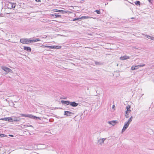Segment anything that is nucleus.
<instances>
[{
  "label": "nucleus",
  "mask_w": 154,
  "mask_h": 154,
  "mask_svg": "<svg viewBox=\"0 0 154 154\" xmlns=\"http://www.w3.org/2000/svg\"><path fill=\"white\" fill-rule=\"evenodd\" d=\"M40 39H34L32 40V38H24L20 39V42L23 44H28L31 42H35L37 41H40Z\"/></svg>",
  "instance_id": "1"
},
{
  "label": "nucleus",
  "mask_w": 154,
  "mask_h": 154,
  "mask_svg": "<svg viewBox=\"0 0 154 154\" xmlns=\"http://www.w3.org/2000/svg\"><path fill=\"white\" fill-rule=\"evenodd\" d=\"M5 4L6 5H7V6H5L6 7H5V13L6 14H10V13L9 12V2H8L5 1Z\"/></svg>",
  "instance_id": "2"
},
{
  "label": "nucleus",
  "mask_w": 154,
  "mask_h": 154,
  "mask_svg": "<svg viewBox=\"0 0 154 154\" xmlns=\"http://www.w3.org/2000/svg\"><path fill=\"white\" fill-rule=\"evenodd\" d=\"M20 120V117H17L15 116H12L10 117V122H18Z\"/></svg>",
  "instance_id": "3"
},
{
  "label": "nucleus",
  "mask_w": 154,
  "mask_h": 154,
  "mask_svg": "<svg viewBox=\"0 0 154 154\" xmlns=\"http://www.w3.org/2000/svg\"><path fill=\"white\" fill-rule=\"evenodd\" d=\"M130 124L127 122H125L123 127L122 130V133L124 132L128 128Z\"/></svg>",
  "instance_id": "4"
},
{
  "label": "nucleus",
  "mask_w": 154,
  "mask_h": 154,
  "mask_svg": "<svg viewBox=\"0 0 154 154\" xmlns=\"http://www.w3.org/2000/svg\"><path fill=\"white\" fill-rule=\"evenodd\" d=\"M106 139V138L99 139L98 140L97 144L99 145H102L104 143V141H105Z\"/></svg>",
  "instance_id": "5"
},
{
  "label": "nucleus",
  "mask_w": 154,
  "mask_h": 154,
  "mask_svg": "<svg viewBox=\"0 0 154 154\" xmlns=\"http://www.w3.org/2000/svg\"><path fill=\"white\" fill-rule=\"evenodd\" d=\"M27 117H29V118H31V119H40L39 117L34 116H33L32 115H31V114L27 115Z\"/></svg>",
  "instance_id": "6"
},
{
  "label": "nucleus",
  "mask_w": 154,
  "mask_h": 154,
  "mask_svg": "<svg viewBox=\"0 0 154 154\" xmlns=\"http://www.w3.org/2000/svg\"><path fill=\"white\" fill-rule=\"evenodd\" d=\"M13 98L11 100L12 103H16L19 100V97L16 96H13Z\"/></svg>",
  "instance_id": "7"
},
{
  "label": "nucleus",
  "mask_w": 154,
  "mask_h": 154,
  "mask_svg": "<svg viewBox=\"0 0 154 154\" xmlns=\"http://www.w3.org/2000/svg\"><path fill=\"white\" fill-rule=\"evenodd\" d=\"M74 113L71 112L69 111H65L64 113V115H66L67 116H71Z\"/></svg>",
  "instance_id": "8"
},
{
  "label": "nucleus",
  "mask_w": 154,
  "mask_h": 154,
  "mask_svg": "<svg viewBox=\"0 0 154 154\" xmlns=\"http://www.w3.org/2000/svg\"><path fill=\"white\" fill-rule=\"evenodd\" d=\"M117 121H109L108 123L110 125H111L113 126H114L117 123Z\"/></svg>",
  "instance_id": "9"
},
{
  "label": "nucleus",
  "mask_w": 154,
  "mask_h": 154,
  "mask_svg": "<svg viewBox=\"0 0 154 154\" xmlns=\"http://www.w3.org/2000/svg\"><path fill=\"white\" fill-rule=\"evenodd\" d=\"M79 104L78 103H76L75 102H71L70 103V105L73 107H76Z\"/></svg>",
  "instance_id": "10"
},
{
  "label": "nucleus",
  "mask_w": 154,
  "mask_h": 154,
  "mask_svg": "<svg viewBox=\"0 0 154 154\" xmlns=\"http://www.w3.org/2000/svg\"><path fill=\"white\" fill-rule=\"evenodd\" d=\"M2 69H3L4 71L7 72H8L10 71V69L5 66H2Z\"/></svg>",
  "instance_id": "11"
},
{
  "label": "nucleus",
  "mask_w": 154,
  "mask_h": 154,
  "mask_svg": "<svg viewBox=\"0 0 154 154\" xmlns=\"http://www.w3.org/2000/svg\"><path fill=\"white\" fill-rule=\"evenodd\" d=\"M129 57L126 55L121 57H120V59L121 60H127L128 59H129Z\"/></svg>",
  "instance_id": "12"
},
{
  "label": "nucleus",
  "mask_w": 154,
  "mask_h": 154,
  "mask_svg": "<svg viewBox=\"0 0 154 154\" xmlns=\"http://www.w3.org/2000/svg\"><path fill=\"white\" fill-rule=\"evenodd\" d=\"M23 48L26 51H27L31 52V49L29 47L24 46Z\"/></svg>",
  "instance_id": "13"
},
{
  "label": "nucleus",
  "mask_w": 154,
  "mask_h": 154,
  "mask_svg": "<svg viewBox=\"0 0 154 154\" xmlns=\"http://www.w3.org/2000/svg\"><path fill=\"white\" fill-rule=\"evenodd\" d=\"M61 102L63 104H65L66 105H69L70 104V102L69 101H64V100H61Z\"/></svg>",
  "instance_id": "14"
},
{
  "label": "nucleus",
  "mask_w": 154,
  "mask_h": 154,
  "mask_svg": "<svg viewBox=\"0 0 154 154\" xmlns=\"http://www.w3.org/2000/svg\"><path fill=\"white\" fill-rule=\"evenodd\" d=\"M41 47L43 48H53L51 46L42 45Z\"/></svg>",
  "instance_id": "15"
},
{
  "label": "nucleus",
  "mask_w": 154,
  "mask_h": 154,
  "mask_svg": "<svg viewBox=\"0 0 154 154\" xmlns=\"http://www.w3.org/2000/svg\"><path fill=\"white\" fill-rule=\"evenodd\" d=\"M91 18L90 17L88 16H82L81 17H80V19H86L89 18Z\"/></svg>",
  "instance_id": "16"
},
{
  "label": "nucleus",
  "mask_w": 154,
  "mask_h": 154,
  "mask_svg": "<svg viewBox=\"0 0 154 154\" xmlns=\"http://www.w3.org/2000/svg\"><path fill=\"white\" fill-rule=\"evenodd\" d=\"M12 68V69H10V73L11 72V73H16V72L15 71V70L14 69L12 68Z\"/></svg>",
  "instance_id": "17"
},
{
  "label": "nucleus",
  "mask_w": 154,
  "mask_h": 154,
  "mask_svg": "<svg viewBox=\"0 0 154 154\" xmlns=\"http://www.w3.org/2000/svg\"><path fill=\"white\" fill-rule=\"evenodd\" d=\"M133 119L132 116H131V117L128 120V121L127 122L129 124H130L131 122L132 121Z\"/></svg>",
  "instance_id": "18"
},
{
  "label": "nucleus",
  "mask_w": 154,
  "mask_h": 154,
  "mask_svg": "<svg viewBox=\"0 0 154 154\" xmlns=\"http://www.w3.org/2000/svg\"><path fill=\"white\" fill-rule=\"evenodd\" d=\"M1 120H4L5 121H9L10 120L9 118H2L0 119Z\"/></svg>",
  "instance_id": "19"
},
{
  "label": "nucleus",
  "mask_w": 154,
  "mask_h": 154,
  "mask_svg": "<svg viewBox=\"0 0 154 154\" xmlns=\"http://www.w3.org/2000/svg\"><path fill=\"white\" fill-rule=\"evenodd\" d=\"M51 15L53 16H55L56 17V18L60 17L61 16V15H58V14H51Z\"/></svg>",
  "instance_id": "20"
},
{
  "label": "nucleus",
  "mask_w": 154,
  "mask_h": 154,
  "mask_svg": "<svg viewBox=\"0 0 154 154\" xmlns=\"http://www.w3.org/2000/svg\"><path fill=\"white\" fill-rule=\"evenodd\" d=\"M138 67V66H133L131 67V69L132 70L136 69H137V68H135V67Z\"/></svg>",
  "instance_id": "21"
},
{
  "label": "nucleus",
  "mask_w": 154,
  "mask_h": 154,
  "mask_svg": "<svg viewBox=\"0 0 154 154\" xmlns=\"http://www.w3.org/2000/svg\"><path fill=\"white\" fill-rule=\"evenodd\" d=\"M11 4V7L12 8H14L16 6V4L15 3H12L10 2V4Z\"/></svg>",
  "instance_id": "22"
},
{
  "label": "nucleus",
  "mask_w": 154,
  "mask_h": 154,
  "mask_svg": "<svg viewBox=\"0 0 154 154\" xmlns=\"http://www.w3.org/2000/svg\"><path fill=\"white\" fill-rule=\"evenodd\" d=\"M129 113L128 112H125V116L126 118H128L129 117Z\"/></svg>",
  "instance_id": "23"
},
{
  "label": "nucleus",
  "mask_w": 154,
  "mask_h": 154,
  "mask_svg": "<svg viewBox=\"0 0 154 154\" xmlns=\"http://www.w3.org/2000/svg\"><path fill=\"white\" fill-rule=\"evenodd\" d=\"M131 108V106H130L128 105L126 107L127 110L125 111V112H128V110L130 109V108Z\"/></svg>",
  "instance_id": "24"
},
{
  "label": "nucleus",
  "mask_w": 154,
  "mask_h": 154,
  "mask_svg": "<svg viewBox=\"0 0 154 154\" xmlns=\"http://www.w3.org/2000/svg\"><path fill=\"white\" fill-rule=\"evenodd\" d=\"M95 64L96 65H100L102 64V63L101 62H97V61H95Z\"/></svg>",
  "instance_id": "25"
},
{
  "label": "nucleus",
  "mask_w": 154,
  "mask_h": 154,
  "mask_svg": "<svg viewBox=\"0 0 154 154\" xmlns=\"http://www.w3.org/2000/svg\"><path fill=\"white\" fill-rule=\"evenodd\" d=\"M135 4L137 5H140V2L139 1H137L135 2Z\"/></svg>",
  "instance_id": "26"
},
{
  "label": "nucleus",
  "mask_w": 154,
  "mask_h": 154,
  "mask_svg": "<svg viewBox=\"0 0 154 154\" xmlns=\"http://www.w3.org/2000/svg\"><path fill=\"white\" fill-rule=\"evenodd\" d=\"M22 116L27 117V115L24 114H20Z\"/></svg>",
  "instance_id": "27"
},
{
  "label": "nucleus",
  "mask_w": 154,
  "mask_h": 154,
  "mask_svg": "<svg viewBox=\"0 0 154 154\" xmlns=\"http://www.w3.org/2000/svg\"><path fill=\"white\" fill-rule=\"evenodd\" d=\"M94 12H96L98 14H100V10H95Z\"/></svg>",
  "instance_id": "28"
},
{
  "label": "nucleus",
  "mask_w": 154,
  "mask_h": 154,
  "mask_svg": "<svg viewBox=\"0 0 154 154\" xmlns=\"http://www.w3.org/2000/svg\"><path fill=\"white\" fill-rule=\"evenodd\" d=\"M24 126H25V127H33L31 125H24Z\"/></svg>",
  "instance_id": "29"
},
{
  "label": "nucleus",
  "mask_w": 154,
  "mask_h": 154,
  "mask_svg": "<svg viewBox=\"0 0 154 154\" xmlns=\"http://www.w3.org/2000/svg\"><path fill=\"white\" fill-rule=\"evenodd\" d=\"M53 11L55 12H59V10L57 9H53Z\"/></svg>",
  "instance_id": "30"
},
{
  "label": "nucleus",
  "mask_w": 154,
  "mask_h": 154,
  "mask_svg": "<svg viewBox=\"0 0 154 154\" xmlns=\"http://www.w3.org/2000/svg\"><path fill=\"white\" fill-rule=\"evenodd\" d=\"M79 19H80V17L79 18H75L74 19H73V21H75L76 20H79Z\"/></svg>",
  "instance_id": "31"
},
{
  "label": "nucleus",
  "mask_w": 154,
  "mask_h": 154,
  "mask_svg": "<svg viewBox=\"0 0 154 154\" xmlns=\"http://www.w3.org/2000/svg\"><path fill=\"white\" fill-rule=\"evenodd\" d=\"M0 136L1 137H4L5 136V135L3 134H0Z\"/></svg>",
  "instance_id": "32"
},
{
  "label": "nucleus",
  "mask_w": 154,
  "mask_h": 154,
  "mask_svg": "<svg viewBox=\"0 0 154 154\" xmlns=\"http://www.w3.org/2000/svg\"><path fill=\"white\" fill-rule=\"evenodd\" d=\"M59 12H62V13H65V12L66 13V12L65 11H63V10H59Z\"/></svg>",
  "instance_id": "33"
},
{
  "label": "nucleus",
  "mask_w": 154,
  "mask_h": 154,
  "mask_svg": "<svg viewBox=\"0 0 154 154\" xmlns=\"http://www.w3.org/2000/svg\"><path fill=\"white\" fill-rule=\"evenodd\" d=\"M145 66V64H143V65H138L137 66H138V67H143Z\"/></svg>",
  "instance_id": "34"
},
{
  "label": "nucleus",
  "mask_w": 154,
  "mask_h": 154,
  "mask_svg": "<svg viewBox=\"0 0 154 154\" xmlns=\"http://www.w3.org/2000/svg\"><path fill=\"white\" fill-rule=\"evenodd\" d=\"M146 37L147 38L150 39V38H151V36L148 35H146Z\"/></svg>",
  "instance_id": "35"
},
{
  "label": "nucleus",
  "mask_w": 154,
  "mask_h": 154,
  "mask_svg": "<svg viewBox=\"0 0 154 154\" xmlns=\"http://www.w3.org/2000/svg\"><path fill=\"white\" fill-rule=\"evenodd\" d=\"M52 46V47H53V48H52V49L57 48V46Z\"/></svg>",
  "instance_id": "36"
},
{
  "label": "nucleus",
  "mask_w": 154,
  "mask_h": 154,
  "mask_svg": "<svg viewBox=\"0 0 154 154\" xmlns=\"http://www.w3.org/2000/svg\"><path fill=\"white\" fill-rule=\"evenodd\" d=\"M150 39L154 41V37L151 36V38H150Z\"/></svg>",
  "instance_id": "37"
},
{
  "label": "nucleus",
  "mask_w": 154,
  "mask_h": 154,
  "mask_svg": "<svg viewBox=\"0 0 154 154\" xmlns=\"http://www.w3.org/2000/svg\"><path fill=\"white\" fill-rule=\"evenodd\" d=\"M43 145L44 146V147H45V148H47L48 147V145Z\"/></svg>",
  "instance_id": "38"
},
{
  "label": "nucleus",
  "mask_w": 154,
  "mask_h": 154,
  "mask_svg": "<svg viewBox=\"0 0 154 154\" xmlns=\"http://www.w3.org/2000/svg\"><path fill=\"white\" fill-rule=\"evenodd\" d=\"M35 1L37 2H41V1L40 0H35Z\"/></svg>",
  "instance_id": "39"
},
{
  "label": "nucleus",
  "mask_w": 154,
  "mask_h": 154,
  "mask_svg": "<svg viewBox=\"0 0 154 154\" xmlns=\"http://www.w3.org/2000/svg\"><path fill=\"white\" fill-rule=\"evenodd\" d=\"M149 2L151 3H152V2H151V0H148Z\"/></svg>",
  "instance_id": "40"
},
{
  "label": "nucleus",
  "mask_w": 154,
  "mask_h": 154,
  "mask_svg": "<svg viewBox=\"0 0 154 154\" xmlns=\"http://www.w3.org/2000/svg\"><path fill=\"white\" fill-rule=\"evenodd\" d=\"M131 111V110L130 109L128 111V113H129Z\"/></svg>",
  "instance_id": "41"
},
{
  "label": "nucleus",
  "mask_w": 154,
  "mask_h": 154,
  "mask_svg": "<svg viewBox=\"0 0 154 154\" xmlns=\"http://www.w3.org/2000/svg\"><path fill=\"white\" fill-rule=\"evenodd\" d=\"M115 107V106L114 105H113L112 106V108L113 109Z\"/></svg>",
  "instance_id": "42"
},
{
  "label": "nucleus",
  "mask_w": 154,
  "mask_h": 154,
  "mask_svg": "<svg viewBox=\"0 0 154 154\" xmlns=\"http://www.w3.org/2000/svg\"><path fill=\"white\" fill-rule=\"evenodd\" d=\"M13 106L14 107H15V108H16V107L15 106H14L15 104H14V103H13Z\"/></svg>",
  "instance_id": "43"
},
{
  "label": "nucleus",
  "mask_w": 154,
  "mask_h": 154,
  "mask_svg": "<svg viewBox=\"0 0 154 154\" xmlns=\"http://www.w3.org/2000/svg\"><path fill=\"white\" fill-rule=\"evenodd\" d=\"M10 137H14V136L13 135H11L10 134Z\"/></svg>",
  "instance_id": "44"
},
{
  "label": "nucleus",
  "mask_w": 154,
  "mask_h": 154,
  "mask_svg": "<svg viewBox=\"0 0 154 154\" xmlns=\"http://www.w3.org/2000/svg\"><path fill=\"white\" fill-rule=\"evenodd\" d=\"M108 4V3H106V4H105V5H107Z\"/></svg>",
  "instance_id": "45"
},
{
  "label": "nucleus",
  "mask_w": 154,
  "mask_h": 154,
  "mask_svg": "<svg viewBox=\"0 0 154 154\" xmlns=\"http://www.w3.org/2000/svg\"><path fill=\"white\" fill-rule=\"evenodd\" d=\"M134 17H132V18H131V19H134Z\"/></svg>",
  "instance_id": "46"
},
{
  "label": "nucleus",
  "mask_w": 154,
  "mask_h": 154,
  "mask_svg": "<svg viewBox=\"0 0 154 154\" xmlns=\"http://www.w3.org/2000/svg\"><path fill=\"white\" fill-rule=\"evenodd\" d=\"M139 67H135V68H137V69Z\"/></svg>",
  "instance_id": "47"
},
{
  "label": "nucleus",
  "mask_w": 154,
  "mask_h": 154,
  "mask_svg": "<svg viewBox=\"0 0 154 154\" xmlns=\"http://www.w3.org/2000/svg\"><path fill=\"white\" fill-rule=\"evenodd\" d=\"M110 0V1H112V0Z\"/></svg>",
  "instance_id": "48"
}]
</instances>
